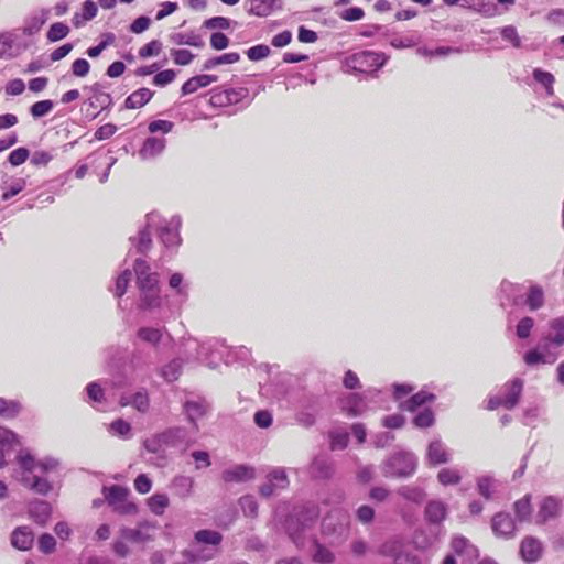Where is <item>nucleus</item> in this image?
Instances as JSON below:
<instances>
[{"label":"nucleus","instance_id":"bb28decb","mask_svg":"<svg viewBox=\"0 0 564 564\" xmlns=\"http://www.w3.org/2000/svg\"><path fill=\"white\" fill-rule=\"evenodd\" d=\"M520 554L524 562L534 563L542 554V545L539 540L528 536L520 545Z\"/></svg>","mask_w":564,"mask_h":564},{"label":"nucleus","instance_id":"3c124183","mask_svg":"<svg viewBox=\"0 0 564 564\" xmlns=\"http://www.w3.org/2000/svg\"><path fill=\"white\" fill-rule=\"evenodd\" d=\"M143 447L151 454H160L166 448L162 432L153 434L143 441Z\"/></svg>","mask_w":564,"mask_h":564},{"label":"nucleus","instance_id":"2f4dec72","mask_svg":"<svg viewBox=\"0 0 564 564\" xmlns=\"http://www.w3.org/2000/svg\"><path fill=\"white\" fill-rule=\"evenodd\" d=\"M153 97V91L149 88H139L130 94L124 100L127 109H139L147 105Z\"/></svg>","mask_w":564,"mask_h":564},{"label":"nucleus","instance_id":"0e129e2a","mask_svg":"<svg viewBox=\"0 0 564 564\" xmlns=\"http://www.w3.org/2000/svg\"><path fill=\"white\" fill-rule=\"evenodd\" d=\"M250 1V12L258 17H265L270 14L272 10V1L271 0H249Z\"/></svg>","mask_w":564,"mask_h":564},{"label":"nucleus","instance_id":"412c9836","mask_svg":"<svg viewBox=\"0 0 564 564\" xmlns=\"http://www.w3.org/2000/svg\"><path fill=\"white\" fill-rule=\"evenodd\" d=\"M219 553V549H215L214 546H206L202 544H197L188 550H184L182 555L189 563H203L210 561L216 557Z\"/></svg>","mask_w":564,"mask_h":564},{"label":"nucleus","instance_id":"a211bd4d","mask_svg":"<svg viewBox=\"0 0 564 564\" xmlns=\"http://www.w3.org/2000/svg\"><path fill=\"white\" fill-rule=\"evenodd\" d=\"M225 482H246L252 480L256 477V469L252 466L246 464H238L228 469H225L221 474Z\"/></svg>","mask_w":564,"mask_h":564},{"label":"nucleus","instance_id":"473e14b6","mask_svg":"<svg viewBox=\"0 0 564 564\" xmlns=\"http://www.w3.org/2000/svg\"><path fill=\"white\" fill-rule=\"evenodd\" d=\"M451 547L457 555H466L468 558L478 556L477 547L463 535L453 536Z\"/></svg>","mask_w":564,"mask_h":564},{"label":"nucleus","instance_id":"6e6d98bb","mask_svg":"<svg viewBox=\"0 0 564 564\" xmlns=\"http://www.w3.org/2000/svg\"><path fill=\"white\" fill-rule=\"evenodd\" d=\"M70 29L67 24L63 22H55L50 26L46 37L50 42H57L66 37Z\"/></svg>","mask_w":564,"mask_h":564},{"label":"nucleus","instance_id":"7c9ffc66","mask_svg":"<svg viewBox=\"0 0 564 564\" xmlns=\"http://www.w3.org/2000/svg\"><path fill=\"white\" fill-rule=\"evenodd\" d=\"M436 399L434 393L426 390H421L417 393L411 395L405 402L401 403V409L410 412L416 411L420 406L431 403Z\"/></svg>","mask_w":564,"mask_h":564},{"label":"nucleus","instance_id":"ea45409f","mask_svg":"<svg viewBox=\"0 0 564 564\" xmlns=\"http://www.w3.org/2000/svg\"><path fill=\"white\" fill-rule=\"evenodd\" d=\"M87 401L97 410H104L105 391L98 382H90L86 387Z\"/></svg>","mask_w":564,"mask_h":564},{"label":"nucleus","instance_id":"4be33fe9","mask_svg":"<svg viewBox=\"0 0 564 564\" xmlns=\"http://www.w3.org/2000/svg\"><path fill=\"white\" fill-rule=\"evenodd\" d=\"M499 486L500 481L491 474L481 475L476 478L477 492L487 501L495 499Z\"/></svg>","mask_w":564,"mask_h":564},{"label":"nucleus","instance_id":"338daca9","mask_svg":"<svg viewBox=\"0 0 564 564\" xmlns=\"http://www.w3.org/2000/svg\"><path fill=\"white\" fill-rule=\"evenodd\" d=\"M171 56L173 58V62L180 66L189 65L195 57V55L191 51L185 48L172 50Z\"/></svg>","mask_w":564,"mask_h":564},{"label":"nucleus","instance_id":"58836bf2","mask_svg":"<svg viewBox=\"0 0 564 564\" xmlns=\"http://www.w3.org/2000/svg\"><path fill=\"white\" fill-rule=\"evenodd\" d=\"M169 285L175 291L178 297V300L174 303L181 306L182 303H184L188 297V285L184 283L183 275L178 272L173 273L170 276Z\"/></svg>","mask_w":564,"mask_h":564},{"label":"nucleus","instance_id":"f3484780","mask_svg":"<svg viewBox=\"0 0 564 564\" xmlns=\"http://www.w3.org/2000/svg\"><path fill=\"white\" fill-rule=\"evenodd\" d=\"M452 459V453L446 445L440 440L431 441L426 449V460L430 465L437 466L447 464Z\"/></svg>","mask_w":564,"mask_h":564},{"label":"nucleus","instance_id":"c03bdc74","mask_svg":"<svg viewBox=\"0 0 564 564\" xmlns=\"http://www.w3.org/2000/svg\"><path fill=\"white\" fill-rule=\"evenodd\" d=\"M555 360V354H544L539 349H531L524 355V361L528 366H535L538 364H553Z\"/></svg>","mask_w":564,"mask_h":564},{"label":"nucleus","instance_id":"4468645a","mask_svg":"<svg viewBox=\"0 0 564 564\" xmlns=\"http://www.w3.org/2000/svg\"><path fill=\"white\" fill-rule=\"evenodd\" d=\"M339 405L343 412L351 417L360 416L370 410L366 398H364V392H350L344 395L339 400Z\"/></svg>","mask_w":564,"mask_h":564},{"label":"nucleus","instance_id":"f03ea898","mask_svg":"<svg viewBox=\"0 0 564 564\" xmlns=\"http://www.w3.org/2000/svg\"><path fill=\"white\" fill-rule=\"evenodd\" d=\"M15 464L12 477L23 487L42 496H46L53 489V485L43 475L58 468L59 460L57 458L46 456L36 460L29 449H20L15 456Z\"/></svg>","mask_w":564,"mask_h":564},{"label":"nucleus","instance_id":"69168bd1","mask_svg":"<svg viewBox=\"0 0 564 564\" xmlns=\"http://www.w3.org/2000/svg\"><path fill=\"white\" fill-rule=\"evenodd\" d=\"M502 40L509 42L514 48L521 47V37L513 25H507L500 29Z\"/></svg>","mask_w":564,"mask_h":564},{"label":"nucleus","instance_id":"f8f14e48","mask_svg":"<svg viewBox=\"0 0 564 564\" xmlns=\"http://www.w3.org/2000/svg\"><path fill=\"white\" fill-rule=\"evenodd\" d=\"M249 90L245 87L225 88L213 90L210 94V104L215 107H227L248 101Z\"/></svg>","mask_w":564,"mask_h":564},{"label":"nucleus","instance_id":"5701e85b","mask_svg":"<svg viewBox=\"0 0 564 564\" xmlns=\"http://www.w3.org/2000/svg\"><path fill=\"white\" fill-rule=\"evenodd\" d=\"M561 507V500L556 497H545L540 503V509L536 514V522L542 523L556 518L560 514Z\"/></svg>","mask_w":564,"mask_h":564},{"label":"nucleus","instance_id":"37998d69","mask_svg":"<svg viewBox=\"0 0 564 564\" xmlns=\"http://www.w3.org/2000/svg\"><path fill=\"white\" fill-rule=\"evenodd\" d=\"M163 329L158 327H140L137 332V337L143 343L156 346L162 339Z\"/></svg>","mask_w":564,"mask_h":564},{"label":"nucleus","instance_id":"423d86ee","mask_svg":"<svg viewBox=\"0 0 564 564\" xmlns=\"http://www.w3.org/2000/svg\"><path fill=\"white\" fill-rule=\"evenodd\" d=\"M447 505L441 500H431L426 503L424 509L425 521L435 528L431 538H424L423 533H416L414 536V543L419 549H427L432 546L437 540L442 532V523L447 517Z\"/></svg>","mask_w":564,"mask_h":564},{"label":"nucleus","instance_id":"f704fd0d","mask_svg":"<svg viewBox=\"0 0 564 564\" xmlns=\"http://www.w3.org/2000/svg\"><path fill=\"white\" fill-rule=\"evenodd\" d=\"M194 541L196 544L219 549V545L223 541V535L218 531L203 529L195 532Z\"/></svg>","mask_w":564,"mask_h":564},{"label":"nucleus","instance_id":"9d476101","mask_svg":"<svg viewBox=\"0 0 564 564\" xmlns=\"http://www.w3.org/2000/svg\"><path fill=\"white\" fill-rule=\"evenodd\" d=\"M319 509L314 502H305L293 509V513L284 518V531L293 535L300 530L311 527L319 517Z\"/></svg>","mask_w":564,"mask_h":564},{"label":"nucleus","instance_id":"bf43d9fd","mask_svg":"<svg viewBox=\"0 0 564 564\" xmlns=\"http://www.w3.org/2000/svg\"><path fill=\"white\" fill-rule=\"evenodd\" d=\"M109 432L112 435L129 438L131 436V425L122 419H117L110 424Z\"/></svg>","mask_w":564,"mask_h":564},{"label":"nucleus","instance_id":"c9c22d12","mask_svg":"<svg viewBox=\"0 0 564 564\" xmlns=\"http://www.w3.org/2000/svg\"><path fill=\"white\" fill-rule=\"evenodd\" d=\"M23 405L19 400L0 397V419L13 420L22 411Z\"/></svg>","mask_w":564,"mask_h":564},{"label":"nucleus","instance_id":"7ed1b4c3","mask_svg":"<svg viewBox=\"0 0 564 564\" xmlns=\"http://www.w3.org/2000/svg\"><path fill=\"white\" fill-rule=\"evenodd\" d=\"M181 217L175 215L166 220L160 214L152 212L145 217V224L139 229L137 237H130L132 246L139 253H147L152 246L151 236L156 232L166 249H175L181 242Z\"/></svg>","mask_w":564,"mask_h":564},{"label":"nucleus","instance_id":"c85d7f7f","mask_svg":"<svg viewBox=\"0 0 564 564\" xmlns=\"http://www.w3.org/2000/svg\"><path fill=\"white\" fill-rule=\"evenodd\" d=\"M218 77L216 75H196L187 79L181 88L182 95H191L197 91L199 88H204L209 86L210 84L217 82Z\"/></svg>","mask_w":564,"mask_h":564},{"label":"nucleus","instance_id":"6e6552de","mask_svg":"<svg viewBox=\"0 0 564 564\" xmlns=\"http://www.w3.org/2000/svg\"><path fill=\"white\" fill-rule=\"evenodd\" d=\"M227 346L225 340L219 338H210L203 343L188 340L186 344L187 349H195L196 359L210 367L217 365L219 360L226 364Z\"/></svg>","mask_w":564,"mask_h":564},{"label":"nucleus","instance_id":"4d7b16f0","mask_svg":"<svg viewBox=\"0 0 564 564\" xmlns=\"http://www.w3.org/2000/svg\"><path fill=\"white\" fill-rule=\"evenodd\" d=\"M239 506L246 517L256 518L258 516V502L251 495L242 496L239 499Z\"/></svg>","mask_w":564,"mask_h":564},{"label":"nucleus","instance_id":"9b49d317","mask_svg":"<svg viewBox=\"0 0 564 564\" xmlns=\"http://www.w3.org/2000/svg\"><path fill=\"white\" fill-rule=\"evenodd\" d=\"M21 445L20 437L12 430L0 426V469L9 465L11 460L15 462V456Z\"/></svg>","mask_w":564,"mask_h":564},{"label":"nucleus","instance_id":"0eeeda50","mask_svg":"<svg viewBox=\"0 0 564 564\" xmlns=\"http://www.w3.org/2000/svg\"><path fill=\"white\" fill-rule=\"evenodd\" d=\"M416 467L417 459L413 453L399 451L382 463V474L384 477L408 478L415 473Z\"/></svg>","mask_w":564,"mask_h":564},{"label":"nucleus","instance_id":"dca6fc26","mask_svg":"<svg viewBox=\"0 0 564 564\" xmlns=\"http://www.w3.org/2000/svg\"><path fill=\"white\" fill-rule=\"evenodd\" d=\"M154 529L155 524L148 521H143L138 524V528H121L120 535L123 540L135 543H142L151 541L153 539V535L151 534L150 531H153Z\"/></svg>","mask_w":564,"mask_h":564},{"label":"nucleus","instance_id":"2eb2a0df","mask_svg":"<svg viewBox=\"0 0 564 564\" xmlns=\"http://www.w3.org/2000/svg\"><path fill=\"white\" fill-rule=\"evenodd\" d=\"M334 460L332 456L326 453L315 456L310 466V474L314 479H329L334 475Z\"/></svg>","mask_w":564,"mask_h":564},{"label":"nucleus","instance_id":"4c0bfd02","mask_svg":"<svg viewBox=\"0 0 564 564\" xmlns=\"http://www.w3.org/2000/svg\"><path fill=\"white\" fill-rule=\"evenodd\" d=\"M330 451H343L348 446L349 434L344 427H335L328 432Z\"/></svg>","mask_w":564,"mask_h":564},{"label":"nucleus","instance_id":"680f3d73","mask_svg":"<svg viewBox=\"0 0 564 564\" xmlns=\"http://www.w3.org/2000/svg\"><path fill=\"white\" fill-rule=\"evenodd\" d=\"M434 413L430 409H424L423 411L419 412L413 419V424L420 429L431 427L434 424Z\"/></svg>","mask_w":564,"mask_h":564},{"label":"nucleus","instance_id":"c756f323","mask_svg":"<svg viewBox=\"0 0 564 564\" xmlns=\"http://www.w3.org/2000/svg\"><path fill=\"white\" fill-rule=\"evenodd\" d=\"M194 478L185 475H177L171 482V489L174 495L181 499H186L193 494Z\"/></svg>","mask_w":564,"mask_h":564},{"label":"nucleus","instance_id":"1a4fd4ad","mask_svg":"<svg viewBox=\"0 0 564 564\" xmlns=\"http://www.w3.org/2000/svg\"><path fill=\"white\" fill-rule=\"evenodd\" d=\"M523 380L520 378H514L510 381H507L498 391L497 394L491 395L488 399L487 409L496 410L499 406H502L507 410H512L519 403V399L523 391Z\"/></svg>","mask_w":564,"mask_h":564},{"label":"nucleus","instance_id":"e433bc0d","mask_svg":"<svg viewBox=\"0 0 564 564\" xmlns=\"http://www.w3.org/2000/svg\"><path fill=\"white\" fill-rule=\"evenodd\" d=\"M251 360V350L246 346H227L226 364H248Z\"/></svg>","mask_w":564,"mask_h":564},{"label":"nucleus","instance_id":"774afa93","mask_svg":"<svg viewBox=\"0 0 564 564\" xmlns=\"http://www.w3.org/2000/svg\"><path fill=\"white\" fill-rule=\"evenodd\" d=\"M37 546L43 554H51L55 551L56 540L52 534L43 533L39 536Z\"/></svg>","mask_w":564,"mask_h":564},{"label":"nucleus","instance_id":"e2e57ef3","mask_svg":"<svg viewBox=\"0 0 564 564\" xmlns=\"http://www.w3.org/2000/svg\"><path fill=\"white\" fill-rule=\"evenodd\" d=\"M131 276H132V273L129 269H126L118 275V278L116 280V285L113 289L115 296L121 297L126 293L128 284L131 280Z\"/></svg>","mask_w":564,"mask_h":564},{"label":"nucleus","instance_id":"393cba45","mask_svg":"<svg viewBox=\"0 0 564 564\" xmlns=\"http://www.w3.org/2000/svg\"><path fill=\"white\" fill-rule=\"evenodd\" d=\"M29 514L36 524L44 527L52 516V506L45 500H34L29 506Z\"/></svg>","mask_w":564,"mask_h":564},{"label":"nucleus","instance_id":"603ef678","mask_svg":"<svg viewBox=\"0 0 564 564\" xmlns=\"http://www.w3.org/2000/svg\"><path fill=\"white\" fill-rule=\"evenodd\" d=\"M398 494L414 503H421L425 498V491L414 486H402L399 488Z\"/></svg>","mask_w":564,"mask_h":564},{"label":"nucleus","instance_id":"72a5a7b5","mask_svg":"<svg viewBox=\"0 0 564 564\" xmlns=\"http://www.w3.org/2000/svg\"><path fill=\"white\" fill-rule=\"evenodd\" d=\"M102 495L105 501L112 508L118 502H122L129 496V489L119 485L104 486Z\"/></svg>","mask_w":564,"mask_h":564},{"label":"nucleus","instance_id":"a18cd8bd","mask_svg":"<svg viewBox=\"0 0 564 564\" xmlns=\"http://www.w3.org/2000/svg\"><path fill=\"white\" fill-rule=\"evenodd\" d=\"M514 513L519 522L528 521L532 513L531 495H525L513 505Z\"/></svg>","mask_w":564,"mask_h":564},{"label":"nucleus","instance_id":"cd10ccee","mask_svg":"<svg viewBox=\"0 0 564 564\" xmlns=\"http://www.w3.org/2000/svg\"><path fill=\"white\" fill-rule=\"evenodd\" d=\"M91 96L88 98L87 102L90 107L101 110L109 108L112 105L111 95L102 91V85L99 83H95L89 87Z\"/></svg>","mask_w":564,"mask_h":564},{"label":"nucleus","instance_id":"a878e982","mask_svg":"<svg viewBox=\"0 0 564 564\" xmlns=\"http://www.w3.org/2000/svg\"><path fill=\"white\" fill-rule=\"evenodd\" d=\"M50 9L42 8L41 10L32 13L30 17L25 19L23 26V34L25 35H34L36 34L42 26L46 23L50 18Z\"/></svg>","mask_w":564,"mask_h":564},{"label":"nucleus","instance_id":"8fccbe9b","mask_svg":"<svg viewBox=\"0 0 564 564\" xmlns=\"http://www.w3.org/2000/svg\"><path fill=\"white\" fill-rule=\"evenodd\" d=\"M182 372V361L180 359H173L169 364L164 365L161 369V376L167 382H173L178 379Z\"/></svg>","mask_w":564,"mask_h":564},{"label":"nucleus","instance_id":"de8ad7c7","mask_svg":"<svg viewBox=\"0 0 564 564\" xmlns=\"http://www.w3.org/2000/svg\"><path fill=\"white\" fill-rule=\"evenodd\" d=\"M525 304L531 311H536L544 304V292L539 285H531L527 295Z\"/></svg>","mask_w":564,"mask_h":564},{"label":"nucleus","instance_id":"39448f33","mask_svg":"<svg viewBox=\"0 0 564 564\" xmlns=\"http://www.w3.org/2000/svg\"><path fill=\"white\" fill-rule=\"evenodd\" d=\"M174 122L163 119H156L148 124V131L153 134L145 138L138 155L142 161H150L161 155L166 148L165 134L172 132Z\"/></svg>","mask_w":564,"mask_h":564},{"label":"nucleus","instance_id":"f257e3e1","mask_svg":"<svg viewBox=\"0 0 564 564\" xmlns=\"http://www.w3.org/2000/svg\"><path fill=\"white\" fill-rule=\"evenodd\" d=\"M133 269L139 289V310L152 313L160 323L175 317L180 313V305L161 295L158 273L151 272L150 265L142 259L134 261Z\"/></svg>","mask_w":564,"mask_h":564},{"label":"nucleus","instance_id":"ddd939ff","mask_svg":"<svg viewBox=\"0 0 564 564\" xmlns=\"http://www.w3.org/2000/svg\"><path fill=\"white\" fill-rule=\"evenodd\" d=\"M165 446L177 449L181 454H184L194 443L186 427L172 426L162 431Z\"/></svg>","mask_w":564,"mask_h":564},{"label":"nucleus","instance_id":"49530a36","mask_svg":"<svg viewBox=\"0 0 564 564\" xmlns=\"http://www.w3.org/2000/svg\"><path fill=\"white\" fill-rule=\"evenodd\" d=\"M312 558L317 564H332L335 560L334 553L317 541L313 544Z\"/></svg>","mask_w":564,"mask_h":564},{"label":"nucleus","instance_id":"b1692460","mask_svg":"<svg viewBox=\"0 0 564 564\" xmlns=\"http://www.w3.org/2000/svg\"><path fill=\"white\" fill-rule=\"evenodd\" d=\"M34 543V533L28 525H21L11 533V544L20 551H28Z\"/></svg>","mask_w":564,"mask_h":564},{"label":"nucleus","instance_id":"13d9d810","mask_svg":"<svg viewBox=\"0 0 564 564\" xmlns=\"http://www.w3.org/2000/svg\"><path fill=\"white\" fill-rule=\"evenodd\" d=\"M54 108V102L50 99L40 100L34 102L30 107V113L34 119L42 118L46 115H48L52 109Z\"/></svg>","mask_w":564,"mask_h":564},{"label":"nucleus","instance_id":"20e7f679","mask_svg":"<svg viewBox=\"0 0 564 564\" xmlns=\"http://www.w3.org/2000/svg\"><path fill=\"white\" fill-rule=\"evenodd\" d=\"M388 61L389 55L382 52L365 50L346 56L341 62V68L348 74L377 77V73Z\"/></svg>","mask_w":564,"mask_h":564},{"label":"nucleus","instance_id":"aec40b11","mask_svg":"<svg viewBox=\"0 0 564 564\" xmlns=\"http://www.w3.org/2000/svg\"><path fill=\"white\" fill-rule=\"evenodd\" d=\"M207 408L206 401L202 398L191 399L184 402L183 411L195 430L198 429L197 421L206 414Z\"/></svg>","mask_w":564,"mask_h":564},{"label":"nucleus","instance_id":"864d4df0","mask_svg":"<svg viewBox=\"0 0 564 564\" xmlns=\"http://www.w3.org/2000/svg\"><path fill=\"white\" fill-rule=\"evenodd\" d=\"M437 479L443 486H451L458 485L462 476L456 468H442L437 474Z\"/></svg>","mask_w":564,"mask_h":564},{"label":"nucleus","instance_id":"79ce46f5","mask_svg":"<svg viewBox=\"0 0 564 564\" xmlns=\"http://www.w3.org/2000/svg\"><path fill=\"white\" fill-rule=\"evenodd\" d=\"M362 392L370 409L381 408L387 401V390L369 387Z\"/></svg>","mask_w":564,"mask_h":564},{"label":"nucleus","instance_id":"5fc2aeb1","mask_svg":"<svg viewBox=\"0 0 564 564\" xmlns=\"http://www.w3.org/2000/svg\"><path fill=\"white\" fill-rule=\"evenodd\" d=\"M402 544L399 540L392 539L383 542L379 549L378 553L382 556L393 557V561L397 558V555L401 553Z\"/></svg>","mask_w":564,"mask_h":564},{"label":"nucleus","instance_id":"6ab92c4d","mask_svg":"<svg viewBox=\"0 0 564 564\" xmlns=\"http://www.w3.org/2000/svg\"><path fill=\"white\" fill-rule=\"evenodd\" d=\"M491 529L497 536L510 539L514 535L516 522L509 513L498 512L492 517Z\"/></svg>","mask_w":564,"mask_h":564},{"label":"nucleus","instance_id":"052dcab7","mask_svg":"<svg viewBox=\"0 0 564 564\" xmlns=\"http://www.w3.org/2000/svg\"><path fill=\"white\" fill-rule=\"evenodd\" d=\"M132 406L141 413H145L150 406L149 394L145 389L137 391L131 399Z\"/></svg>","mask_w":564,"mask_h":564},{"label":"nucleus","instance_id":"09e8293b","mask_svg":"<svg viewBox=\"0 0 564 564\" xmlns=\"http://www.w3.org/2000/svg\"><path fill=\"white\" fill-rule=\"evenodd\" d=\"M169 503L170 500L165 494H154L148 499V507L155 516H162Z\"/></svg>","mask_w":564,"mask_h":564},{"label":"nucleus","instance_id":"a19ab883","mask_svg":"<svg viewBox=\"0 0 564 564\" xmlns=\"http://www.w3.org/2000/svg\"><path fill=\"white\" fill-rule=\"evenodd\" d=\"M171 41L176 45H189L194 47L204 46L202 36L194 31L188 33H174L171 35Z\"/></svg>","mask_w":564,"mask_h":564}]
</instances>
